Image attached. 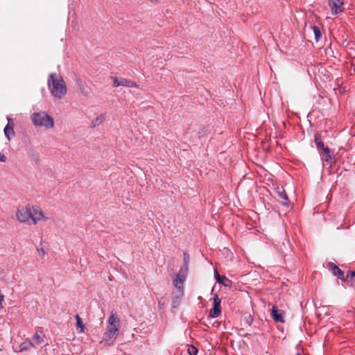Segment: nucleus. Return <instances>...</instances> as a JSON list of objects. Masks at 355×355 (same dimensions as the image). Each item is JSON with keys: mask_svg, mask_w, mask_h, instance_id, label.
<instances>
[{"mask_svg": "<svg viewBox=\"0 0 355 355\" xmlns=\"http://www.w3.org/2000/svg\"><path fill=\"white\" fill-rule=\"evenodd\" d=\"M119 327L120 320L119 317L115 313H112L107 320V325L101 343L107 346L112 345L118 336Z\"/></svg>", "mask_w": 355, "mask_h": 355, "instance_id": "nucleus-1", "label": "nucleus"}, {"mask_svg": "<svg viewBox=\"0 0 355 355\" xmlns=\"http://www.w3.org/2000/svg\"><path fill=\"white\" fill-rule=\"evenodd\" d=\"M48 87L53 96L62 98L67 94V87L62 76L58 73H51L48 78Z\"/></svg>", "mask_w": 355, "mask_h": 355, "instance_id": "nucleus-2", "label": "nucleus"}, {"mask_svg": "<svg viewBox=\"0 0 355 355\" xmlns=\"http://www.w3.org/2000/svg\"><path fill=\"white\" fill-rule=\"evenodd\" d=\"M31 120L35 127H42L49 130L53 129L55 126L53 118L44 111L33 112L31 115Z\"/></svg>", "mask_w": 355, "mask_h": 355, "instance_id": "nucleus-3", "label": "nucleus"}, {"mask_svg": "<svg viewBox=\"0 0 355 355\" xmlns=\"http://www.w3.org/2000/svg\"><path fill=\"white\" fill-rule=\"evenodd\" d=\"M49 219L42 209L37 205H31L30 222L35 225L40 221H46Z\"/></svg>", "mask_w": 355, "mask_h": 355, "instance_id": "nucleus-4", "label": "nucleus"}, {"mask_svg": "<svg viewBox=\"0 0 355 355\" xmlns=\"http://www.w3.org/2000/svg\"><path fill=\"white\" fill-rule=\"evenodd\" d=\"M31 205L19 206L15 212L17 220L22 223H30Z\"/></svg>", "mask_w": 355, "mask_h": 355, "instance_id": "nucleus-5", "label": "nucleus"}, {"mask_svg": "<svg viewBox=\"0 0 355 355\" xmlns=\"http://www.w3.org/2000/svg\"><path fill=\"white\" fill-rule=\"evenodd\" d=\"M187 272L188 270L186 267H181L179 272L173 280V285L175 288H183V284L186 280Z\"/></svg>", "mask_w": 355, "mask_h": 355, "instance_id": "nucleus-6", "label": "nucleus"}, {"mask_svg": "<svg viewBox=\"0 0 355 355\" xmlns=\"http://www.w3.org/2000/svg\"><path fill=\"white\" fill-rule=\"evenodd\" d=\"M6 119L8 120V124L4 128L3 132L7 139L10 141L11 139L15 136V124L13 120L10 117L7 116Z\"/></svg>", "mask_w": 355, "mask_h": 355, "instance_id": "nucleus-7", "label": "nucleus"}, {"mask_svg": "<svg viewBox=\"0 0 355 355\" xmlns=\"http://www.w3.org/2000/svg\"><path fill=\"white\" fill-rule=\"evenodd\" d=\"M184 296V288H175L172 294L173 307H177Z\"/></svg>", "mask_w": 355, "mask_h": 355, "instance_id": "nucleus-8", "label": "nucleus"}, {"mask_svg": "<svg viewBox=\"0 0 355 355\" xmlns=\"http://www.w3.org/2000/svg\"><path fill=\"white\" fill-rule=\"evenodd\" d=\"M329 6L331 8L332 15H338L343 11V0H329Z\"/></svg>", "mask_w": 355, "mask_h": 355, "instance_id": "nucleus-9", "label": "nucleus"}, {"mask_svg": "<svg viewBox=\"0 0 355 355\" xmlns=\"http://www.w3.org/2000/svg\"><path fill=\"white\" fill-rule=\"evenodd\" d=\"M113 85L114 87L125 86L128 87H135L137 88L138 85L136 83L128 80L125 78H113Z\"/></svg>", "mask_w": 355, "mask_h": 355, "instance_id": "nucleus-10", "label": "nucleus"}, {"mask_svg": "<svg viewBox=\"0 0 355 355\" xmlns=\"http://www.w3.org/2000/svg\"><path fill=\"white\" fill-rule=\"evenodd\" d=\"M220 300L218 295H215L214 298V306L210 310L209 316L211 318H217L220 313Z\"/></svg>", "mask_w": 355, "mask_h": 355, "instance_id": "nucleus-11", "label": "nucleus"}, {"mask_svg": "<svg viewBox=\"0 0 355 355\" xmlns=\"http://www.w3.org/2000/svg\"><path fill=\"white\" fill-rule=\"evenodd\" d=\"M284 311L277 309L275 306H273L271 310V315L275 322H284Z\"/></svg>", "mask_w": 355, "mask_h": 355, "instance_id": "nucleus-12", "label": "nucleus"}, {"mask_svg": "<svg viewBox=\"0 0 355 355\" xmlns=\"http://www.w3.org/2000/svg\"><path fill=\"white\" fill-rule=\"evenodd\" d=\"M214 277L219 284H223L225 287H231L232 281L225 276L220 275L216 270H214Z\"/></svg>", "mask_w": 355, "mask_h": 355, "instance_id": "nucleus-13", "label": "nucleus"}, {"mask_svg": "<svg viewBox=\"0 0 355 355\" xmlns=\"http://www.w3.org/2000/svg\"><path fill=\"white\" fill-rule=\"evenodd\" d=\"M328 267L329 268V270L332 272V273L335 275V276H337L338 278L339 279H343V277H344V274L343 272L338 268V266H336V265H334V263H328Z\"/></svg>", "mask_w": 355, "mask_h": 355, "instance_id": "nucleus-14", "label": "nucleus"}, {"mask_svg": "<svg viewBox=\"0 0 355 355\" xmlns=\"http://www.w3.org/2000/svg\"><path fill=\"white\" fill-rule=\"evenodd\" d=\"M75 318L76 320V330L79 333L84 332V331L85 329V325L83 324L82 319L80 318L79 315H76Z\"/></svg>", "mask_w": 355, "mask_h": 355, "instance_id": "nucleus-15", "label": "nucleus"}, {"mask_svg": "<svg viewBox=\"0 0 355 355\" xmlns=\"http://www.w3.org/2000/svg\"><path fill=\"white\" fill-rule=\"evenodd\" d=\"M44 334L42 331H37L33 337V343L40 345L43 342Z\"/></svg>", "mask_w": 355, "mask_h": 355, "instance_id": "nucleus-16", "label": "nucleus"}, {"mask_svg": "<svg viewBox=\"0 0 355 355\" xmlns=\"http://www.w3.org/2000/svg\"><path fill=\"white\" fill-rule=\"evenodd\" d=\"M278 199L282 202L284 205H287L288 202V198L286 193L284 191H277Z\"/></svg>", "mask_w": 355, "mask_h": 355, "instance_id": "nucleus-17", "label": "nucleus"}, {"mask_svg": "<svg viewBox=\"0 0 355 355\" xmlns=\"http://www.w3.org/2000/svg\"><path fill=\"white\" fill-rule=\"evenodd\" d=\"M33 346H34V344L32 342H31L30 340H27L23 342L19 345V352H23L24 350H28V349H30Z\"/></svg>", "mask_w": 355, "mask_h": 355, "instance_id": "nucleus-18", "label": "nucleus"}, {"mask_svg": "<svg viewBox=\"0 0 355 355\" xmlns=\"http://www.w3.org/2000/svg\"><path fill=\"white\" fill-rule=\"evenodd\" d=\"M312 32L314 35V37L316 42H318L321 38V33L318 27L313 26L311 27Z\"/></svg>", "mask_w": 355, "mask_h": 355, "instance_id": "nucleus-19", "label": "nucleus"}, {"mask_svg": "<svg viewBox=\"0 0 355 355\" xmlns=\"http://www.w3.org/2000/svg\"><path fill=\"white\" fill-rule=\"evenodd\" d=\"M315 143L318 148H322L324 150V148H326L324 147V144L320 140V137L318 135H315Z\"/></svg>", "mask_w": 355, "mask_h": 355, "instance_id": "nucleus-20", "label": "nucleus"}, {"mask_svg": "<svg viewBox=\"0 0 355 355\" xmlns=\"http://www.w3.org/2000/svg\"><path fill=\"white\" fill-rule=\"evenodd\" d=\"M105 115L104 114H101V115H99L98 116H97L96 118V119L93 122L94 125H99V124L102 123L105 121Z\"/></svg>", "mask_w": 355, "mask_h": 355, "instance_id": "nucleus-21", "label": "nucleus"}, {"mask_svg": "<svg viewBox=\"0 0 355 355\" xmlns=\"http://www.w3.org/2000/svg\"><path fill=\"white\" fill-rule=\"evenodd\" d=\"M183 261H184V263L182 267H186V268L188 270V264L189 262V255L186 252H184L183 254Z\"/></svg>", "mask_w": 355, "mask_h": 355, "instance_id": "nucleus-22", "label": "nucleus"}, {"mask_svg": "<svg viewBox=\"0 0 355 355\" xmlns=\"http://www.w3.org/2000/svg\"><path fill=\"white\" fill-rule=\"evenodd\" d=\"M187 351L189 355H196L198 353V349L193 345L188 346Z\"/></svg>", "mask_w": 355, "mask_h": 355, "instance_id": "nucleus-23", "label": "nucleus"}, {"mask_svg": "<svg viewBox=\"0 0 355 355\" xmlns=\"http://www.w3.org/2000/svg\"><path fill=\"white\" fill-rule=\"evenodd\" d=\"M324 152L326 154L325 160L328 161L331 158V154H330V150L328 148H324Z\"/></svg>", "mask_w": 355, "mask_h": 355, "instance_id": "nucleus-24", "label": "nucleus"}, {"mask_svg": "<svg viewBox=\"0 0 355 355\" xmlns=\"http://www.w3.org/2000/svg\"><path fill=\"white\" fill-rule=\"evenodd\" d=\"M6 159V157L0 153V161L5 162Z\"/></svg>", "mask_w": 355, "mask_h": 355, "instance_id": "nucleus-25", "label": "nucleus"}, {"mask_svg": "<svg viewBox=\"0 0 355 355\" xmlns=\"http://www.w3.org/2000/svg\"><path fill=\"white\" fill-rule=\"evenodd\" d=\"M152 3H157L159 2V0H149Z\"/></svg>", "mask_w": 355, "mask_h": 355, "instance_id": "nucleus-26", "label": "nucleus"}, {"mask_svg": "<svg viewBox=\"0 0 355 355\" xmlns=\"http://www.w3.org/2000/svg\"><path fill=\"white\" fill-rule=\"evenodd\" d=\"M351 275L352 277H355V271H353Z\"/></svg>", "mask_w": 355, "mask_h": 355, "instance_id": "nucleus-27", "label": "nucleus"}, {"mask_svg": "<svg viewBox=\"0 0 355 355\" xmlns=\"http://www.w3.org/2000/svg\"><path fill=\"white\" fill-rule=\"evenodd\" d=\"M79 86H80V88H82L83 85V84H82V83H80V84H79Z\"/></svg>", "mask_w": 355, "mask_h": 355, "instance_id": "nucleus-28", "label": "nucleus"}, {"mask_svg": "<svg viewBox=\"0 0 355 355\" xmlns=\"http://www.w3.org/2000/svg\"><path fill=\"white\" fill-rule=\"evenodd\" d=\"M296 355H300L299 354H297Z\"/></svg>", "mask_w": 355, "mask_h": 355, "instance_id": "nucleus-29", "label": "nucleus"}]
</instances>
